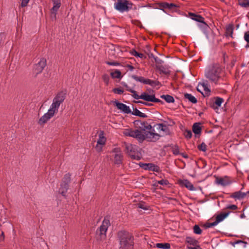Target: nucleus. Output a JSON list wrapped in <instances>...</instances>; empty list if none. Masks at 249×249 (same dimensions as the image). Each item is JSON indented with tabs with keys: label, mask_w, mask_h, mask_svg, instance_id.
Instances as JSON below:
<instances>
[{
	"label": "nucleus",
	"mask_w": 249,
	"mask_h": 249,
	"mask_svg": "<svg viewBox=\"0 0 249 249\" xmlns=\"http://www.w3.org/2000/svg\"><path fill=\"white\" fill-rule=\"evenodd\" d=\"M247 194V192L242 193L241 191H239L232 193L231 197L235 199H241L244 198Z\"/></svg>",
	"instance_id": "18"
},
{
	"label": "nucleus",
	"mask_w": 249,
	"mask_h": 249,
	"mask_svg": "<svg viewBox=\"0 0 249 249\" xmlns=\"http://www.w3.org/2000/svg\"><path fill=\"white\" fill-rule=\"evenodd\" d=\"M140 166L144 170L151 171L156 172H160V168L157 165L153 163H141Z\"/></svg>",
	"instance_id": "13"
},
{
	"label": "nucleus",
	"mask_w": 249,
	"mask_h": 249,
	"mask_svg": "<svg viewBox=\"0 0 249 249\" xmlns=\"http://www.w3.org/2000/svg\"><path fill=\"white\" fill-rule=\"evenodd\" d=\"M131 77L133 79L137 82H141L144 84L149 85L151 86H157L159 84V81L146 79L142 76H138L136 75H132Z\"/></svg>",
	"instance_id": "8"
},
{
	"label": "nucleus",
	"mask_w": 249,
	"mask_h": 249,
	"mask_svg": "<svg viewBox=\"0 0 249 249\" xmlns=\"http://www.w3.org/2000/svg\"><path fill=\"white\" fill-rule=\"evenodd\" d=\"M200 123H196L193 125V131L195 134H199L201 132Z\"/></svg>",
	"instance_id": "24"
},
{
	"label": "nucleus",
	"mask_w": 249,
	"mask_h": 249,
	"mask_svg": "<svg viewBox=\"0 0 249 249\" xmlns=\"http://www.w3.org/2000/svg\"><path fill=\"white\" fill-rule=\"evenodd\" d=\"M111 75L113 78H120L121 75V72L119 71L116 70L114 72H111Z\"/></svg>",
	"instance_id": "38"
},
{
	"label": "nucleus",
	"mask_w": 249,
	"mask_h": 249,
	"mask_svg": "<svg viewBox=\"0 0 249 249\" xmlns=\"http://www.w3.org/2000/svg\"><path fill=\"white\" fill-rule=\"evenodd\" d=\"M134 124L137 129H125L123 132L125 136L134 138L140 143H142L145 140L148 142H155L161 137V135L156 133L155 129L152 128L147 122L136 120Z\"/></svg>",
	"instance_id": "1"
},
{
	"label": "nucleus",
	"mask_w": 249,
	"mask_h": 249,
	"mask_svg": "<svg viewBox=\"0 0 249 249\" xmlns=\"http://www.w3.org/2000/svg\"><path fill=\"white\" fill-rule=\"evenodd\" d=\"M110 226L109 219L108 217H105L102 225L99 227V230L97 231V233L99 232L101 239H105L106 237V232L108 227Z\"/></svg>",
	"instance_id": "7"
},
{
	"label": "nucleus",
	"mask_w": 249,
	"mask_h": 249,
	"mask_svg": "<svg viewBox=\"0 0 249 249\" xmlns=\"http://www.w3.org/2000/svg\"><path fill=\"white\" fill-rule=\"evenodd\" d=\"M131 92V93H132V97H133L134 99H141V97H141V95H139L137 94V92H136L135 90H133V89L132 91H131V92Z\"/></svg>",
	"instance_id": "44"
},
{
	"label": "nucleus",
	"mask_w": 249,
	"mask_h": 249,
	"mask_svg": "<svg viewBox=\"0 0 249 249\" xmlns=\"http://www.w3.org/2000/svg\"><path fill=\"white\" fill-rule=\"evenodd\" d=\"M224 100L222 98L216 97L215 98V100L214 101V104L217 107H219L221 106V104L223 102Z\"/></svg>",
	"instance_id": "36"
},
{
	"label": "nucleus",
	"mask_w": 249,
	"mask_h": 249,
	"mask_svg": "<svg viewBox=\"0 0 249 249\" xmlns=\"http://www.w3.org/2000/svg\"><path fill=\"white\" fill-rule=\"evenodd\" d=\"M173 154L175 155H180L178 146H176L173 150Z\"/></svg>",
	"instance_id": "51"
},
{
	"label": "nucleus",
	"mask_w": 249,
	"mask_h": 249,
	"mask_svg": "<svg viewBox=\"0 0 249 249\" xmlns=\"http://www.w3.org/2000/svg\"><path fill=\"white\" fill-rule=\"evenodd\" d=\"M124 90L120 88H114L112 89V92L117 94H122L124 93Z\"/></svg>",
	"instance_id": "40"
},
{
	"label": "nucleus",
	"mask_w": 249,
	"mask_h": 249,
	"mask_svg": "<svg viewBox=\"0 0 249 249\" xmlns=\"http://www.w3.org/2000/svg\"><path fill=\"white\" fill-rule=\"evenodd\" d=\"M186 249H202L200 246H196L194 247H187Z\"/></svg>",
	"instance_id": "57"
},
{
	"label": "nucleus",
	"mask_w": 249,
	"mask_h": 249,
	"mask_svg": "<svg viewBox=\"0 0 249 249\" xmlns=\"http://www.w3.org/2000/svg\"><path fill=\"white\" fill-rule=\"evenodd\" d=\"M159 5L160 8L167 9L168 2H162L159 3Z\"/></svg>",
	"instance_id": "47"
},
{
	"label": "nucleus",
	"mask_w": 249,
	"mask_h": 249,
	"mask_svg": "<svg viewBox=\"0 0 249 249\" xmlns=\"http://www.w3.org/2000/svg\"><path fill=\"white\" fill-rule=\"evenodd\" d=\"M106 138L104 136L103 132L102 131L99 135V139L97 143L104 145L106 143Z\"/></svg>",
	"instance_id": "26"
},
{
	"label": "nucleus",
	"mask_w": 249,
	"mask_h": 249,
	"mask_svg": "<svg viewBox=\"0 0 249 249\" xmlns=\"http://www.w3.org/2000/svg\"><path fill=\"white\" fill-rule=\"evenodd\" d=\"M132 114L134 115L139 116L142 118H146L147 116L145 113L141 112L137 108L134 109Z\"/></svg>",
	"instance_id": "28"
},
{
	"label": "nucleus",
	"mask_w": 249,
	"mask_h": 249,
	"mask_svg": "<svg viewBox=\"0 0 249 249\" xmlns=\"http://www.w3.org/2000/svg\"><path fill=\"white\" fill-rule=\"evenodd\" d=\"M178 7V6L175 4L168 3L167 9L175 10Z\"/></svg>",
	"instance_id": "39"
},
{
	"label": "nucleus",
	"mask_w": 249,
	"mask_h": 249,
	"mask_svg": "<svg viewBox=\"0 0 249 249\" xmlns=\"http://www.w3.org/2000/svg\"><path fill=\"white\" fill-rule=\"evenodd\" d=\"M115 104L117 108L122 110L124 113L127 114L131 113V111L129 107L118 101H115Z\"/></svg>",
	"instance_id": "15"
},
{
	"label": "nucleus",
	"mask_w": 249,
	"mask_h": 249,
	"mask_svg": "<svg viewBox=\"0 0 249 249\" xmlns=\"http://www.w3.org/2000/svg\"><path fill=\"white\" fill-rule=\"evenodd\" d=\"M47 65L46 59L44 58H41L39 61L35 65L34 67V72L36 75L40 73Z\"/></svg>",
	"instance_id": "11"
},
{
	"label": "nucleus",
	"mask_w": 249,
	"mask_h": 249,
	"mask_svg": "<svg viewBox=\"0 0 249 249\" xmlns=\"http://www.w3.org/2000/svg\"><path fill=\"white\" fill-rule=\"evenodd\" d=\"M245 47L246 48H249V43L246 45Z\"/></svg>",
	"instance_id": "60"
},
{
	"label": "nucleus",
	"mask_w": 249,
	"mask_h": 249,
	"mask_svg": "<svg viewBox=\"0 0 249 249\" xmlns=\"http://www.w3.org/2000/svg\"><path fill=\"white\" fill-rule=\"evenodd\" d=\"M230 213V212L227 213H221L219 214H218L216 217L215 221L218 224L219 222L223 221Z\"/></svg>",
	"instance_id": "21"
},
{
	"label": "nucleus",
	"mask_w": 249,
	"mask_h": 249,
	"mask_svg": "<svg viewBox=\"0 0 249 249\" xmlns=\"http://www.w3.org/2000/svg\"><path fill=\"white\" fill-rule=\"evenodd\" d=\"M234 30L233 24H229L226 27L225 36L227 37H231L233 38L232 34Z\"/></svg>",
	"instance_id": "19"
},
{
	"label": "nucleus",
	"mask_w": 249,
	"mask_h": 249,
	"mask_svg": "<svg viewBox=\"0 0 249 249\" xmlns=\"http://www.w3.org/2000/svg\"><path fill=\"white\" fill-rule=\"evenodd\" d=\"M103 146V145L97 143L95 147L96 151L98 152H101L102 150Z\"/></svg>",
	"instance_id": "45"
},
{
	"label": "nucleus",
	"mask_w": 249,
	"mask_h": 249,
	"mask_svg": "<svg viewBox=\"0 0 249 249\" xmlns=\"http://www.w3.org/2000/svg\"><path fill=\"white\" fill-rule=\"evenodd\" d=\"M155 247L162 249H169L170 248V244L169 243H157Z\"/></svg>",
	"instance_id": "29"
},
{
	"label": "nucleus",
	"mask_w": 249,
	"mask_h": 249,
	"mask_svg": "<svg viewBox=\"0 0 249 249\" xmlns=\"http://www.w3.org/2000/svg\"><path fill=\"white\" fill-rule=\"evenodd\" d=\"M239 4L243 7H249V0H239Z\"/></svg>",
	"instance_id": "33"
},
{
	"label": "nucleus",
	"mask_w": 249,
	"mask_h": 249,
	"mask_svg": "<svg viewBox=\"0 0 249 249\" xmlns=\"http://www.w3.org/2000/svg\"><path fill=\"white\" fill-rule=\"evenodd\" d=\"M152 128H156L159 132V134L162 137L163 135H168L170 134V130L168 126L163 124H156L152 126Z\"/></svg>",
	"instance_id": "9"
},
{
	"label": "nucleus",
	"mask_w": 249,
	"mask_h": 249,
	"mask_svg": "<svg viewBox=\"0 0 249 249\" xmlns=\"http://www.w3.org/2000/svg\"><path fill=\"white\" fill-rule=\"evenodd\" d=\"M160 98L164 99L168 103H174L175 102L174 97L170 95H162L160 96Z\"/></svg>",
	"instance_id": "27"
},
{
	"label": "nucleus",
	"mask_w": 249,
	"mask_h": 249,
	"mask_svg": "<svg viewBox=\"0 0 249 249\" xmlns=\"http://www.w3.org/2000/svg\"><path fill=\"white\" fill-rule=\"evenodd\" d=\"M198 148L202 151H206L207 150V146L204 142H202L200 145H198Z\"/></svg>",
	"instance_id": "42"
},
{
	"label": "nucleus",
	"mask_w": 249,
	"mask_h": 249,
	"mask_svg": "<svg viewBox=\"0 0 249 249\" xmlns=\"http://www.w3.org/2000/svg\"><path fill=\"white\" fill-rule=\"evenodd\" d=\"M222 69L218 64H213L209 66L205 71V75L211 82L218 84L222 79Z\"/></svg>",
	"instance_id": "3"
},
{
	"label": "nucleus",
	"mask_w": 249,
	"mask_h": 249,
	"mask_svg": "<svg viewBox=\"0 0 249 249\" xmlns=\"http://www.w3.org/2000/svg\"><path fill=\"white\" fill-rule=\"evenodd\" d=\"M71 174L69 173L66 174L64 175V177L62 179V182L65 183L69 185L71 181Z\"/></svg>",
	"instance_id": "31"
},
{
	"label": "nucleus",
	"mask_w": 249,
	"mask_h": 249,
	"mask_svg": "<svg viewBox=\"0 0 249 249\" xmlns=\"http://www.w3.org/2000/svg\"><path fill=\"white\" fill-rule=\"evenodd\" d=\"M178 183L181 186L185 187L190 191H195L196 190L194 185L187 179L179 180Z\"/></svg>",
	"instance_id": "17"
},
{
	"label": "nucleus",
	"mask_w": 249,
	"mask_h": 249,
	"mask_svg": "<svg viewBox=\"0 0 249 249\" xmlns=\"http://www.w3.org/2000/svg\"><path fill=\"white\" fill-rule=\"evenodd\" d=\"M120 249H133L134 238L128 231H121L118 232Z\"/></svg>",
	"instance_id": "4"
},
{
	"label": "nucleus",
	"mask_w": 249,
	"mask_h": 249,
	"mask_svg": "<svg viewBox=\"0 0 249 249\" xmlns=\"http://www.w3.org/2000/svg\"><path fill=\"white\" fill-rule=\"evenodd\" d=\"M216 182L223 186H227L231 183V180L227 176L224 178H216Z\"/></svg>",
	"instance_id": "16"
},
{
	"label": "nucleus",
	"mask_w": 249,
	"mask_h": 249,
	"mask_svg": "<svg viewBox=\"0 0 249 249\" xmlns=\"http://www.w3.org/2000/svg\"><path fill=\"white\" fill-rule=\"evenodd\" d=\"M184 136L186 138L189 139L192 136V133L191 130H186L184 133Z\"/></svg>",
	"instance_id": "41"
},
{
	"label": "nucleus",
	"mask_w": 249,
	"mask_h": 249,
	"mask_svg": "<svg viewBox=\"0 0 249 249\" xmlns=\"http://www.w3.org/2000/svg\"><path fill=\"white\" fill-rule=\"evenodd\" d=\"M126 67L128 68L129 70L130 71H133L134 69V67L132 65L129 64L126 65Z\"/></svg>",
	"instance_id": "54"
},
{
	"label": "nucleus",
	"mask_w": 249,
	"mask_h": 249,
	"mask_svg": "<svg viewBox=\"0 0 249 249\" xmlns=\"http://www.w3.org/2000/svg\"><path fill=\"white\" fill-rule=\"evenodd\" d=\"M66 98V94L63 91L59 92L53 99L48 112L45 113L38 120V124L40 125L46 123L52 118L55 113H57L60 106Z\"/></svg>",
	"instance_id": "2"
},
{
	"label": "nucleus",
	"mask_w": 249,
	"mask_h": 249,
	"mask_svg": "<svg viewBox=\"0 0 249 249\" xmlns=\"http://www.w3.org/2000/svg\"><path fill=\"white\" fill-rule=\"evenodd\" d=\"M69 185L65 183L61 182L60 184V187L59 188V193L63 196H65L67 190L69 188Z\"/></svg>",
	"instance_id": "20"
},
{
	"label": "nucleus",
	"mask_w": 249,
	"mask_h": 249,
	"mask_svg": "<svg viewBox=\"0 0 249 249\" xmlns=\"http://www.w3.org/2000/svg\"><path fill=\"white\" fill-rule=\"evenodd\" d=\"M124 86L126 88V90L131 92L133 90L130 87H129L127 84H124Z\"/></svg>",
	"instance_id": "56"
},
{
	"label": "nucleus",
	"mask_w": 249,
	"mask_h": 249,
	"mask_svg": "<svg viewBox=\"0 0 249 249\" xmlns=\"http://www.w3.org/2000/svg\"><path fill=\"white\" fill-rule=\"evenodd\" d=\"M141 99L147 102H152L154 103H160L161 104L163 102L159 99L155 98V94H148L146 92H143L141 95Z\"/></svg>",
	"instance_id": "10"
},
{
	"label": "nucleus",
	"mask_w": 249,
	"mask_h": 249,
	"mask_svg": "<svg viewBox=\"0 0 249 249\" xmlns=\"http://www.w3.org/2000/svg\"><path fill=\"white\" fill-rule=\"evenodd\" d=\"M200 85L203 87L204 90L206 91H210V86L207 81H203L200 83Z\"/></svg>",
	"instance_id": "32"
},
{
	"label": "nucleus",
	"mask_w": 249,
	"mask_h": 249,
	"mask_svg": "<svg viewBox=\"0 0 249 249\" xmlns=\"http://www.w3.org/2000/svg\"><path fill=\"white\" fill-rule=\"evenodd\" d=\"M247 193H249V191L247 192Z\"/></svg>",
	"instance_id": "62"
},
{
	"label": "nucleus",
	"mask_w": 249,
	"mask_h": 249,
	"mask_svg": "<svg viewBox=\"0 0 249 249\" xmlns=\"http://www.w3.org/2000/svg\"><path fill=\"white\" fill-rule=\"evenodd\" d=\"M218 224L216 222V221H214L212 223H207L206 225V226L207 228H211L212 227H213V226H215L216 225H217Z\"/></svg>",
	"instance_id": "50"
},
{
	"label": "nucleus",
	"mask_w": 249,
	"mask_h": 249,
	"mask_svg": "<svg viewBox=\"0 0 249 249\" xmlns=\"http://www.w3.org/2000/svg\"><path fill=\"white\" fill-rule=\"evenodd\" d=\"M186 242L190 245L194 246L195 247L199 246L197 245L198 243V241L191 237H187L186 238Z\"/></svg>",
	"instance_id": "23"
},
{
	"label": "nucleus",
	"mask_w": 249,
	"mask_h": 249,
	"mask_svg": "<svg viewBox=\"0 0 249 249\" xmlns=\"http://www.w3.org/2000/svg\"><path fill=\"white\" fill-rule=\"evenodd\" d=\"M1 235H3V232L1 233Z\"/></svg>",
	"instance_id": "61"
},
{
	"label": "nucleus",
	"mask_w": 249,
	"mask_h": 249,
	"mask_svg": "<svg viewBox=\"0 0 249 249\" xmlns=\"http://www.w3.org/2000/svg\"><path fill=\"white\" fill-rule=\"evenodd\" d=\"M30 0H22L21 3V6L22 7H26L29 2Z\"/></svg>",
	"instance_id": "52"
},
{
	"label": "nucleus",
	"mask_w": 249,
	"mask_h": 249,
	"mask_svg": "<svg viewBox=\"0 0 249 249\" xmlns=\"http://www.w3.org/2000/svg\"><path fill=\"white\" fill-rule=\"evenodd\" d=\"M180 155H181L182 156V157H183V158H185V159H188V156L187 154L185 153H181L180 154Z\"/></svg>",
	"instance_id": "58"
},
{
	"label": "nucleus",
	"mask_w": 249,
	"mask_h": 249,
	"mask_svg": "<svg viewBox=\"0 0 249 249\" xmlns=\"http://www.w3.org/2000/svg\"><path fill=\"white\" fill-rule=\"evenodd\" d=\"M125 149L126 152L132 159L137 160L141 159L142 154L138 146L132 144H126Z\"/></svg>",
	"instance_id": "6"
},
{
	"label": "nucleus",
	"mask_w": 249,
	"mask_h": 249,
	"mask_svg": "<svg viewBox=\"0 0 249 249\" xmlns=\"http://www.w3.org/2000/svg\"><path fill=\"white\" fill-rule=\"evenodd\" d=\"M226 209L235 210L237 209V206L235 205H229L226 206Z\"/></svg>",
	"instance_id": "49"
},
{
	"label": "nucleus",
	"mask_w": 249,
	"mask_h": 249,
	"mask_svg": "<svg viewBox=\"0 0 249 249\" xmlns=\"http://www.w3.org/2000/svg\"><path fill=\"white\" fill-rule=\"evenodd\" d=\"M136 103H142L144 105H149V104H148L147 103H144V102H142V101H137V102H135Z\"/></svg>",
	"instance_id": "59"
},
{
	"label": "nucleus",
	"mask_w": 249,
	"mask_h": 249,
	"mask_svg": "<svg viewBox=\"0 0 249 249\" xmlns=\"http://www.w3.org/2000/svg\"><path fill=\"white\" fill-rule=\"evenodd\" d=\"M154 59L157 63L161 64L163 62V61L160 59L158 57H154Z\"/></svg>",
	"instance_id": "55"
},
{
	"label": "nucleus",
	"mask_w": 249,
	"mask_h": 249,
	"mask_svg": "<svg viewBox=\"0 0 249 249\" xmlns=\"http://www.w3.org/2000/svg\"><path fill=\"white\" fill-rule=\"evenodd\" d=\"M102 79L105 84L107 86L109 82L110 77L107 74H104L102 75Z\"/></svg>",
	"instance_id": "35"
},
{
	"label": "nucleus",
	"mask_w": 249,
	"mask_h": 249,
	"mask_svg": "<svg viewBox=\"0 0 249 249\" xmlns=\"http://www.w3.org/2000/svg\"><path fill=\"white\" fill-rule=\"evenodd\" d=\"M138 207L143 210H147L146 207L144 204H138Z\"/></svg>",
	"instance_id": "53"
},
{
	"label": "nucleus",
	"mask_w": 249,
	"mask_h": 249,
	"mask_svg": "<svg viewBox=\"0 0 249 249\" xmlns=\"http://www.w3.org/2000/svg\"><path fill=\"white\" fill-rule=\"evenodd\" d=\"M157 183L162 185H167L169 184V181L167 179H161L160 180H159L157 182Z\"/></svg>",
	"instance_id": "43"
},
{
	"label": "nucleus",
	"mask_w": 249,
	"mask_h": 249,
	"mask_svg": "<svg viewBox=\"0 0 249 249\" xmlns=\"http://www.w3.org/2000/svg\"><path fill=\"white\" fill-rule=\"evenodd\" d=\"M244 38L248 43H249V31L246 32L244 33Z\"/></svg>",
	"instance_id": "46"
},
{
	"label": "nucleus",
	"mask_w": 249,
	"mask_h": 249,
	"mask_svg": "<svg viewBox=\"0 0 249 249\" xmlns=\"http://www.w3.org/2000/svg\"><path fill=\"white\" fill-rule=\"evenodd\" d=\"M131 53L133 56H135L136 57H138L141 58H145V56L142 53H139L138 52H137L135 50H132L131 51Z\"/></svg>",
	"instance_id": "30"
},
{
	"label": "nucleus",
	"mask_w": 249,
	"mask_h": 249,
	"mask_svg": "<svg viewBox=\"0 0 249 249\" xmlns=\"http://www.w3.org/2000/svg\"><path fill=\"white\" fill-rule=\"evenodd\" d=\"M133 3L128 0H116L114 4V8L120 13L128 12L132 9Z\"/></svg>",
	"instance_id": "5"
},
{
	"label": "nucleus",
	"mask_w": 249,
	"mask_h": 249,
	"mask_svg": "<svg viewBox=\"0 0 249 249\" xmlns=\"http://www.w3.org/2000/svg\"><path fill=\"white\" fill-rule=\"evenodd\" d=\"M194 232L196 234H200L202 232V230L197 225H195L193 228Z\"/></svg>",
	"instance_id": "37"
},
{
	"label": "nucleus",
	"mask_w": 249,
	"mask_h": 249,
	"mask_svg": "<svg viewBox=\"0 0 249 249\" xmlns=\"http://www.w3.org/2000/svg\"><path fill=\"white\" fill-rule=\"evenodd\" d=\"M106 63L109 66H117L120 65V63L117 62L112 61V62H106Z\"/></svg>",
	"instance_id": "48"
},
{
	"label": "nucleus",
	"mask_w": 249,
	"mask_h": 249,
	"mask_svg": "<svg viewBox=\"0 0 249 249\" xmlns=\"http://www.w3.org/2000/svg\"><path fill=\"white\" fill-rule=\"evenodd\" d=\"M242 244L243 245V247L244 248H245L247 247V242L246 241H242V240H237L235 242H231V244L233 247H235L236 244Z\"/></svg>",
	"instance_id": "34"
},
{
	"label": "nucleus",
	"mask_w": 249,
	"mask_h": 249,
	"mask_svg": "<svg viewBox=\"0 0 249 249\" xmlns=\"http://www.w3.org/2000/svg\"><path fill=\"white\" fill-rule=\"evenodd\" d=\"M112 152L115 153L114 156L115 163L117 164H121L123 156L121 149L119 148H114L112 150Z\"/></svg>",
	"instance_id": "14"
},
{
	"label": "nucleus",
	"mask_w": 249,
	"mask_h": 249,
	"mask_svg": "<svg viewBox=\"0 0 249 249\" xmlns=\"http://www.w3.org/2000/svg\"><path fill=\"white\" fill-rule=\"evenodd\" d=\"M184 98L193 104H196L197 102L196 98L190 93H185Z\"/></svg>",
	"instance_id": "25"
},
{
	"label": "nucleus",
	"mask_w": 249,
	"mask_h": 249,
	"mask_svg": "<svg viewBox=\"0 0 249 249\" xmlns=\"http://www.w3.org/2000/svg\"><path fill=\"white\" fill-rule=\"evenodd\" d=\"M189 17L192 19L201 23V24L199 25L201 27L204 29H206L208 27V25L204 21V18L202 16L198 15H196L193 13H189Z\"/></svg>",
	"instance_id": "12"
},
{
	"label": "nucleus",
	"mask_w": 249,
	"mask_h": 249,
	"mask_svg": "<svg viewBox=\"0 0 249 249\" xmlns=\"http://www.w3.org/2000/svg\"><path fill=\"white\" fill-rule=\"evenodd\" d=\"M53 7L51 9V12L52 13H54L58 11V9L60 7L61 2L60 0H56L53 1Z\"/></svg>",
	"instance_id": "22"
}]
</instances>
